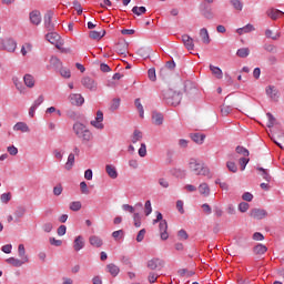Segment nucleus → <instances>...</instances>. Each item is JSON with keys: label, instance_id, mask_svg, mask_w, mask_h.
<instances>
[{"label": "nucleus", "instance_id": "1", "mask_svg": "<svg viewBox=\"0 0 284 284\" xmlns=\"http://www.w3.org/2000/svg\"><path fill=\"white\" fill-rule=\"evenodd\" d=\"M73 132L82 143H90L94 139V135L91 133L90 129L83 123L77 122L73 124Z\"/></svg>", "mask_w": 284, "mask_h": 284}, {"label": "nucleus", "instance_id": "2", "mask_svg": "<svg viewBox=\"0 0 284 284\" xmlns=\"http://www.w3.org/2000/svg\"><path fill=\"white\" fill-rule=\"evenodd\" d=\"M189 168L191 172H194L197 176H207L209 179H212V173H210V170L207 166L203 164V162L191 159L189 162Z\"/></svg>", "mask_w": 284, "mask_h": 284}, {"label": "nucleus", "instance_id": "3", "mask_svg": "<svg viewBox=\"0 0 284 284\" xmlns=\"http://www.w3.org/2000/svg\"><path fill=\"white\" fill-rule=\"evenodd\" d=\"M162 99L168 103V105H179L181 103V99H183V95L181 92H176L172 89H164L162 91Z\"/></svg>", "mask_w": 284, "mask_h": 284}, {"label": "nucleus", "instance_id": "4", "mask_svg": "<svg viewBox=\"0 0 284 284\" xmlns=\"http://www.w3.org/2000/svg\"><path fill=\"white\" fill-rule=\"evenodd\" d=\"M156 220L160 221L159 230L162 241H168V239H170V235L168 234V221L163 220V214H161V212H158Z\"/></svg>", "mask_w": 284, "mask_h": 284}, {"label": "nucleus", "instance_id": "5", "mask_svg": "<svg viewBox=\"0 0 284 284\" xmlns=\"http://www.w3.org/2000/svg\"><path fill=\"white\" fill-rule=\"evenodd\" d=\"M47 41L54 45L58 50H61V47L63 45V42H61V36L54 31H49V33L45 36Z\"/></svg>", "mask_w": 284, "mask_h": 284}, {"label": "nucleus", "instance_id": "6", "mask_svg": "<svg viewBox=\"0 0 284 284\" xmlns=\"http://www.w3.org/2000/svg\"><path fill=\"white\" fill-rule=\"evenodd\" d=\"M0 50H7V52H14L17 50V41L13 39L0 40Z\"/></svg>", "mask_w": 284, "mask_h": 284}, {"label": "nucleus", "instance_id": "7", "mask_svg": "<svg viewBox=\"0 0 284 284\" xmlns=\"http://www.w3.org/2000/svg\"><path fill=\"white\" fill-rule=\"evenodd\" d=\"M81 84L83 85V88H87V90H90L91 92H95L98 88L97 81H94V79L90 77L82 78Z\"/></svg>", "mask_w": 284, "mask_h": 284}, {"label": "nucleus", "instance_id": "8", "mask_svg": "<svg viewBox=\"0 0 284 284\" xmlns=\"http://www.w3.org/2000/svg\"><path fill=\"white\" fill-rule=\"evenodd\" d=\"M52 17H54V13L52 11H48L44 14V28L48 30V32L54 31V23L52 22Z\"/></svg>", "mask_w": 284, "mask_h": 284}, {"label": "nucleus", "instance_id": "9", "mask_svg": "<svg viewBox=\"0 0 284 284\" xmlns=\"http://www.w3.org/2000/svg\"><path fill=\"white\" fill-rule=\"evenodd\" d=\"M91 125L93 128H95L97 130H103L104 125H103V112L102 111L97 112V116L93 121H91Z\"/></svg>", "mask_w": 284, "mask_h": 284}, {"label": "nucleus", "instance_id": "10", "mask_svg": "<svg viewBox=\"0 0 284 284\" xmlns=\"http://www.w3.org/2000/svg\"><path fill=\"white\" fill-rule=\"evenodd\" d=\"M250 216L252 219H256L257 221H261V220L265 219V216H267V211H265L263 209H253L250 212Z\"/></svg>", "mask_w": 284, "mask_h": 284}, {"label": "nucleus", "instance_id": "11", "mask_svg": "<svg viewBox=\"0 0 284 284\" xmlns=\"http://www.w3.org/2000/svg\"><path fill=\"white\" fill-rule=\"evenodd\" d=\"M69 100L72 105H83V103H85V99L79 93L70 94Z\"/></svg>", "mask_w": 284, "mask_h": 284}, {"label": "nucleus", "instance_id": "12", "mask_svg": "<svg viewBox=\"0 0 284 284\" xmlns=\"http://www.w3.org/2000/svg\"><path fill=\"white\" fill-rule=\"evenodd\" d=\"M29 19H30V22L33 24V26H40L41 24V12L40 11H31L29 13Z\"/></svg>", "mask_w": 284, "mask_h": 284}, {"label": "nucleus", "instance_id": "13", "mask_svg": "<svg viewBox=\"0 0 284 284\" xmlns=\"http://www.w3.org/2000/svg\"><path fill=\"white\" fill-rule=\"evenodd\" d=\"M83 247H85V240L83 239V236L79 235L75 237V240L73 242V250L75 252H81V250H83Z\"/></svg>", "mask_w": 284, "mask_h": 284}, {"label": "nucleus", "instance_id": "14", "mask_svg": "<svg viewBox=\"0 0 284 284\" xmlns=\"http://www.w3.org/2000/svg\"><path fill=\"white\" fill-rule=\"evenodd\" d=\"M266 94L272 99V101H278V89L274 85H268L266 88Z\"/></svg>", "mask_w": 284, "mask_h": 284}, {"label": "nucleus", "instance_id": "15", "mask_svg": "<svg viewBox=\"0 0 284 284\" xmlns=\"http://www.w3.org/2000/svg\"><path fill=\"white\" fill-rule=\"evenodd\" d=\"M182 41L186 50H194V39L192 37L184 34L182 36Z\"/></svg>", "mask_w": 284, "mask_h": 284}, {"label": "nucleus", "instance_id": "16", "mask_svg": "<svg viewBox=\"0 0 284 284\" xmlns=\"http://www.w3.org/2000/svg\"><path fill=\"white\" fill-rule=\"evenodd\" d=\"M14 132L28 133L30 132V126L26 122H18L13 125Z\"/></svg>", "mask_w": 284, "mask_h": 284}, {"label": "nucleus", "instance_id": "17", "mask_svg": "<svg viewBox=\"0 0 284 284\" xmlns=\"http://www.w3.org/2000/svg\"><path fill=\"white\" fill-rule=\"evenodd\" d=\"M89 243H90V245H92V247H102L103 246V240L97 235H91L89 237Z\"/></svg>", "mask_w": 284, "mask_h": 284}, {"label": "nucleus", "instance_id": "18", "mask_svg": "<svg viewBox=\"0 0 284 284\" xmlns=\"http://www.w3.org/2000/svg\"><path fill=\"white\" fill-rule=\"evenodd\" d=\"M18 256L23 261V263H28L30 257L26 254V246L23 244H19L18 246Z\"/></svg>", "mask_w": 284, "mask_h": 284}, {"label": "nucleus", "instance_id": "19", "mask_svg": "<svg viewBox=\"0 0 284 284\" xmlns=\"http://www.w3.org/2000/svg\"><path fill=\"white\" fill-rule=\"evenodd\" d=\"M136 54L139 57H142V59H150V54H152V49L142 47L138 49Z\"/></svg>", "mask_w": 284, "mask_h": 284}, {"label": "nucleus", "instance_id": "20", "mask_svg": "<svg viewBox=\"0 0 284 284\" xmlns=\"http://www.w3.org/2000/svg\"><path fill=\"white\" fill-rule=\"evenodd\" d=\"M267 17H270V19H273L274 21H276V19H278L280 17H283V11L277 10V9H270L266 11Z\"/></svg>", "mask_w": 284, "mask_h": 284}, {"label": "nucleus", "instance_id": "21", "mask_svg": "<svg viewBox=\"0 0 284 284\" xmlns=\"http://www.w3.org/2000/svg\"><path fill=\"white\" fill-rule=\"evenodd\" d=\"M105 170L110 179H116L119 176V173L116 172V168H114L113 165L106 164Z\"/></svg>", "mask_w": 284, "mask_h": 284}, {"label": "nucleus", "instance_id": "22", "mask_svg": "<svg viewBox=\"0 0 284 284\" xmlns=\"http://www.w3.org/2000/svg\"><path fill=\"white\" fill-rule=\"evenodd\" d=\"M115 52L118 54H125L128 52V42H119L115 44Z\"/></svg>", "mask_w": 284, "mask_h": 284}, {"label": "nucleus", "instance_id": "23", "mask_svg": "<svg viewBox=\"0 0 284 284\" xmlns=\"http://www.w3.org/2000/svg\"><path fill=\"white\" fill-rule=\"evenodd\" d=\"M106 271L109 272V274H111V276H119V272H121L119 266H116V264L113 263L106 266Z\"/></svg>", "mask_w": 284, "mask_h": 284}, {"label": "nucleus", "instance_id": "24", "mask_svg": "<svg viewBox=\"0 0 284 284\" xmlns=\"http://www.w3.org/2000/svg\"><path fill=\"white\" fill-rule=\"evenodd\" d=\"M210 70L216 79H223V70L221 68L210 64Z\"/></svg>", "mask_w": 284, "mask_h": 284}, {"label": "nucleus", "instance_id": "25", "mask_svg": "<svg viewBox=\"0 0 284 284\" xmlns=\"http://www.w3.org/2000/svg\"><path fill=\"white\" fill-rule=\"evenodd\" d=\"M152 121L154 125H163V114L159 112H153Z\"/></svg>", "mask_w": 284, "mask_h": 284}, {"label": "nucleus", "instance_id": "26", "mask_svg": "<svg viewBox=\"0 0 284 284\" xmlns=\"http://www.w3.org/2000/svg\"><path fill=\"white\" fill-rule=\"evenodd\" d=\"M200 37H201L203 43H205L206 45L210 44L211 40H210V33L207 32V29L202 28L200 30Z\"/></svg>", "mask_w": 284, "mask_h": 284}, {"label": "nucleus", "instance_id": "27", "mask_svg": "<svg viewBox=\"0 0 284 284\" xmlns=\"http://www.w3.org/2000/svg\"><path fill=\"white\" fill-rule=\"evenodd\" d=\"M7 263H9V265H13V267H21V265H24L26 262H23L21 258L9 257L7 258Z\"/></svg>", "mask_w": 284, "mask_h": 284}, {"label": "nucleus", "instance_id": "28", "mask_svg": "<svg viewBox=\"0 0 284 284\" xmlns=\"http://www.w3.org/2000/svg\"><path fill=\"white\" fill-rule=\"evenodd\" d=\"M197 190L202 196H207L210 194V185H207V183L200 184Z\"/></svg>", "mask_w": 284, "mask_h": 284}, {"label": "nucleus", "instance_id": "29", "mask_svg": "<svg viewBox=\"0 0 284 284\" xmlns=\"http://www.w3.org/2000/svg\"><path fill=\"white\" fill-rule=\"evenodd\" d=\"M16 221L19 222V219H23L26 216V207L18 206L14 211Z\"/></svg>", "mask_w": 284, "mask_h": 284}, {"label": "nucleus", "instance_id": "30", "mask_svg": "<svg viewBox=\"0 0 284 284\" xmlns=\"http://www.w3.org/2000/svg\"><path fill=\"white\" fill-rule=\"evenodd\" d=\"M191 139L192 141H194V143L201 145L205 141V135L201 133H194L193 135H191Z\"/></svg>", "mask_w": 284, "mask_h": 284}, {"label": "nucleus", "instance_id": "31", "mask_svg": "<svg viewBox=\"0 0 284 284\" xmlns=\"http://www.w3.org/2000/svg\"><path fill=\"white\" fill-rule=\"evenodd\" d=\"M23 81L27 88H34V77H32L31 74H26L23 77Z\"/></svg>", "mask_w": 284, "mask_h": 284}, {"label": "nucleus", "instance_id": "32", "mask_svg": "<svg viewBox=\"0 0 284 284\" xmlns=\"http://www.w3.org/2000/svg\"><path fill=\"white\" fill-rule=\"evenodd\" d=\"M257 171L260 172L262 179H264V181H266L267 183H270V181H272V175H270V172H267V170L263 169V168H257Z\"/></svg>", "mask_w": 284, "mask_h": 284}, {"label": "nucleus", "instance_id": "33", "mask_svg": "<svg viewBox=\"0 0 284 284\" xmlns=\"http://www.w3.org/2000/svg\"><path fill=\"white\" fill-rule=\"evenodd\" d=\"M65 170H68V172H70V170H72V168H74V154L70 153L68 156V161L64 165Z\"/></svg>", "mask_w": 284, "mask_h": 284}, {"label": "nucleus", "instance_id": "34", "mask_svg": "<svg viewBox=\"0 0 284 284\" xmlns=\"http://www.w3.org/2000/svg\"><path fill=\"white\" fill-rule=\"evenodd\" d=\"M265 37H266L267 39H273V41H276V40H278V39L281 38V33L274 32V31L267 29V30L265 31Z\"/></svg>", "mask_w": 284, "mask_h": 284}, {"label": "nucleus", "instance_id": "35", "mask_svg": "<svg viewBox=\"0 0 284 284\" xmlns=\"http://www.w3.org/2000/svg\"><path fill=\"white\" fill-rule=\"evenodd\" d=\"M255 28L252 24H246L243 28L237 29V34H247V32H254Z\"/></svg>", "mask_w": 284, "mask_h": 284}, {"label": "nucleus", "instance_id": "36", "mask_svg": "<svg viewBox=\"0 0 284 284\" xmlns=\"http://www.w3.org/2000/svg\"><path fill=\"white\" fill-rule=\"evenodd\" d=\"M143 140V132L140 130H134L133 135H132V143H139V141Z\"/></svg>", "mask_w": 284, "mask_h": 284}, {"label": "nucleus", "instance_id": "37", "mask_svg": "<svg viewBox=\"0 0 284 284\" xmlns=\"http://www.w3.org/2000/svg\"><path fill=\"white\" fill-rule=\"evenodd\" d=\"M253 252H254V254L263 255V254H265V252H267V246H265L263 244H257L253 248Z\"/></svg>", "mask_w": 284, "mask_h": 284}, {"label": "nucleus", "instance_id": "38", "mask_svg": "<svg viewBox=\"0 0 284 284\" xmlns=\"http://www.w3.org/2000/svg\"><path fill=\"white\" fill-rule=\"evenodd\" d=\"M105 37V31H90V38L94 40L103 39Z\"/></svg>", "mask_w": 284, "mask_h": 284}, {"label": "nucleus", "instance_id": "39", "mask_svg": "<svg viewBox=\"0 0 284 284\" xmlns=\"http://www.w3.org/2000/svg\"><path fill=\"white\" fill-rule=\"evenodd\" d=\"M134 103L141 119H143L145 111L143 110V104H141V99H135Z\"/></svg>", "mask_w": 284, "mask_h": 284}, {"label": "nucleus", "instance_id": "40", "mask_svg": "<svg viewBox=\"0 0 284 284\" xmlns=\"http://www.w3.org/2000/svg\"><path fill=\"white\" fill-rule=\"evenodd\" d=\"M22 57H26L28 53L32 52V44L30 43H24L22 47H21V50H20Z\"/></svg>", "mask_w": 284, "mask_h": 284}, {"label": "nucleus", "instance_id": "41", "mask_svg": "<svg viewBox=\"0 0 284 284\" xmlns=\"http://www.w3.org/2000/svg\"><path fill=\"white\" fill-rule=\"evenodd\" d=\"M132 12L133 14H136V17H141V14H145V12H148V9H145V7H133Z\"/></svg>", "mask_w": 284, "mask_h": 284}, {"label": "nucleus", "instance_id": "42", "mask_svg": "<svg viewBox=\"0 0 284 284\" xmlns=\"http://www.w3.org/2000/svg\"><path fill=\"white\" fill-rule=\"evenodd\" d=\"M237 57H240L241 59H245L246 57H250V49L248 48H242L239 49L236 52Z\"/></svg>", "mask_w": 284, "mask_h": 284}, {"label": "nucleus", "instance_id": "43", "mask_svg": "<svg viewBox=\"0 0 284 284\" xmlns=\"http://www.w3.org/2000/svg\"><path fill=\"white\" fill-rule=\"evenodd\" d=\"M70 210L72 211V212H79V210H81V207H82V204H81V202L80 201H74V202H71L70 203Z\"/></svg>", "mask_w": 284, "mask_h": 284}, {"label": "nucleus", "instance_id": "44", "mask_svg": "<svg viewBox=\"0 0 284 284\" xmlns=\"http://www.w3.org/2000/svg\"><path fill=\"white\" fill-rule=\"evenodd\" d=\"M235 152L237 154H242V156H250V151L245 149V146H241V145L236 146Z\"/></svg>", "mask_w": 284, "mask_h": 284}, {"label": "nucleus", "instance_id": "45", "mask_svg": "<svg viewBox=\"0 0 284 284\" xmlns=\"http://www.w3.org/2000/svg\"><path fill=\"white\" fill-rule=\"evenodd\" d=\"M121 106V99L115 98L112 100L111 105H110V110H112V112L116 111L118 108Z\"/></svg>", "mask_w": 284, "mask_h": 284}, {"label": "nucleus", "instance_id": "46", "mask_svg": "<svg viewBox=\"0 0 284 284\" xmlns=\"http://www.w3.org/2000/svg\"><path fill=\"white\" fill-rule=\"evenodd\" d=\"M226 168L230 172H233V174H236V172H239V166H236V163L232 161L226 162Z\"/></svg>", "mask_w": 284, "mask_h": 284}, {"label": "nucleus", "instance_id": "47", "mask_svg": "<svg viewBox=\"0 0 284 284\" xmlns=\"http://www.w3.org/2000/svg\"><path fill=\"white\" fill-rule=\"evenodd\" d=\"M178 239L179 241H187V239H190V235L185 230L182 229L178 232Z\"/></svg>", "mask_w": 284, "mask_h": 284}, {"label": "nucleus", "instance_id": "48", "mask_svg": "<svg viewBox=\"0 0 284 284\" xmlns=\"http://www.w3.org/2000/svg\"><path fill=\"white\" fill-rule=\"evenodd\" d=\"M13 83L17 90H19L20 94H23L26 92V87H23V84L21 83V81H19V79H14Z\"/></svg>", "mask_w": 284, "mask_h": 284}, {"label": "nucleus", "instance_id": "49", "mask_svg": "<svg viewBox=\"0 0 284 284\" xmlns=\"http://www.w3.org/2000/svg\"><path fill=\"white\" fill-rule=\"evenodd\" d=\"M60 74H61V77H63V79H70L72 77L70 69H68V68H61Z\"/></svg>", "mask_w": 284, "mask_h": 284}, {"label": "nucleus", "instance_id": "50", "mask_svg": "<svg viewBox=\"0 0 284 284\" xmlns=\"http://www.w3.org/2000/svg\"><path fill=\"white\" fill-rule=\"evenodd\" d=\"M158 183L161 187H164L165 190H168V187H170V181H168V179H165V178H160L158 180Z\"/></svg>", "mask_w": 284, "mask_h": 284}, {"label": "nucleus", "instance_id": "51", "mask_svg": "<svg viewBox=\"0 0 284 284\" xmlns=\"http://www.w3.org/2000/svg\"><path fill=\"white\" fill-rule=\"evenodd\" d=\"M231 3L235 10H239L240 12L243 10V2H241V0H231Z\"/></svg>", "mask_w": 284, "mask_h": 284}, {"label": "nucleus", "instance_id": "52", "mask_svg": "<svg viewBox=\"0 0 284 284\" xmlns=\"http://www.w3.org/2000/svg\"><path fill=\"white\" fill-rule=\"evenodd\" d=\"M232 112V106L230 105H222L221 108V114L222 116H227Z\"/></svg>", "mask_w": 284, "mask_h": 284}, {"label": "nucleus", "instance_id": "53", "mask_svg": "<svg viewBox=\"0 0 284 284\" xmlns=\"http://www.w3.org/2000/svg\"><path fill=\"white\" fill-rule=\"evenodd\" d=\"M139 156L144 158L148 155V146L145 145V143H142L140 149H139Z\"/></svg>", "mask_w": 284, "mask_h": 284}, {"label": "nucleus", "instance_id": "54", "mask_svg": "<svg viewBox=\"0 0 284 284\" xmlns=\"http://www.w3.org/2000/svg\"><path fill=\"white\" fill-rule=\"evenodd\" d=\"M240 166L242 172L245 170V168H247V163H250V158H241L240 161Z\"/></svg>", "mask_w": 284, "mask_h": 284}, {"label": "nucleus", "instance_id": "55", "mask_svg": "<svg viewBox=\"0 0 284 284\" xmlns=\"http://www.w3.org/2000/svg\"><path fill=\"white\" fill-rule=\"evenodd\" d=\"M268 122H267V128H274V124L276 123V118L272 115V113L266 114Z\"/></svg>", "mask_w": 284, "mask_h": 284}, {"label": "nucleus", "instance_id": "56", "mask_svg": "<svg viewBox=\"0 0 284 284\" xmlns=\"http://www.w3.org/2000/svg\"><path fill=\"white\" fill-rule=\"evenodd\" d=\"M237 209L240 212L245 213L247 210H250V204L246 202H241Z\"/></svg>", "mask_w": 284, "mask_h": 284}, {"label": "nucleus", "instance_id": "57", "mask_svg": "<svg viewBox=\"0 0 284 284\" xmlns=\"http://www.w3.org/2000/svg\"><path fill=\"white\" fill-rule=\"evenodd\" d=\"M133 222L135 227H141V215L139 213L133 214Z\"/></svg>", "mask_w": 284, "mask_h": 284}, {"label": "nucleus", "instance_id": "58", "mask_svg": "<svg viewBox=\"0 0 284 284\" xmlns=\"http://www.w3.org/2000/svg\"><path fill=\"white\" fill-rule=\"evenodd\" d=\"M50 63L54 68H61V60H59V58H57V57H51Z\"/></svg>", "mask_w": 284, "mask_h": 284}, {"label": "nucleus", "instance_id": "59", "mask_svg": "<svg viewBox=\"0 0 284 284\" xmlns=\"http://www.w3.org/2000/svg\"><path fill=\"white\" fill-rule=\"evenodd\" d=\"M148 75L150 81H156V70L154 68L149 69Z\"/></svg>", "mask_w": 284, "mask_h": 284}, {"label": "nucleus", "instance_id": "60", "mask_svg": "<svg viewBox=\"0 0 284 284\" xmlns=\"http://www.w3.org/2000/svg\"><path fill=\"white\" fill-rule=\"evenodd\" d=\"M149 270H156L159 267V260H150L148 262Z\"/></svg>", "mask_w": 284, "mask_h": 284}, {"label": "nucleus", "instance_id": "61", "mask_svg": "<svg viewBox=\"0 0 284 284\" xmlns=\"http://www.w3.org/2000/svg\"><path fill=\"white\" fill-rule=\"evenodd\" d=\"M179 274H180L181 276H187V278H190V276H194V272L187 271V270H185V268H181V270L179 271Z\"/></svg>", "mask_w": 284, "mask_h": 284}, {"label": "nucleus", "instance_id": "62", "mask_svg": "<svg viewBox=\"0 0 284 284\" xmlns=\"http://www.w3.org/2000/svg\"><path fill=\"white\" fill-rule=\"evenodd\" d=\"M11 199H12V194H10V193H3L0 196V201L2 203H8Z\"/></svg>", "mask_w": 284, "mask_h": 284}, {"label": "nucleus", "instance_id": "63", "mask_svg": "<svg viewBox=\"0 0 284 284\" xmlns=\"http://www.w3.org/2000/svg\"><path fill=\"white\" fill-rule=\"evenodd\" d=\"M52 229H53V225H52L51 222H45V223L42 225L43 232L50 233V232H52Z\"/></svg>", "mask_w": 284, "mask_h": 284}, {"label": "nucleus", "instance_id": "64", "mask_svg": "<svg viewBox=\"0 0 284 284\" xmlns=\"http://www.w3.org/2000/svg\"><path fill=\"white\" fill-rule=\"evenodd\" d=\"M43 101H45V98L43 95H39L38 99H36L32 104L33 108H39V105H41V103H43Z\"/></svg>", "mask_w": 284, "mask_h": 284}]
</instances>
